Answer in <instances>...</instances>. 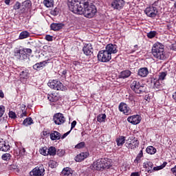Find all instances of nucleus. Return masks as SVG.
<instances>
[{"label":"nucleus","instance_id":"f257e3e1","mask_svg":"<svg viewBox=\"0 0 176 176\" xmlns=\"http://www.w3.org/2000/svg\"><path fill=\"white\" fill-rule=\"evenodd\" d=\"M80 10H81L82 12L78 13V14H84L85 17H87V19H92V17L96 16V13H97V8H96V6L89 5L88 0H85V1H84V4H82Z\"/></svg>","mask_w":176,"mask_h":176},{"label":"nucleus","instance_id":"f03ea898","mask_svg":"<svg viewBox=\"0 0 176 176\" xmlns=\"http://www.w3.org/2000/svg\"><path fill=\"white\" fill-rule=\"evenodd\" d=\"M152 54L157 61L166 60V52H164V45L162 43L157 42L152 47Z\"/></svg>","mask_w":176,"mask_h":176},{"label":"nucleus","instance_id":"7ed1b4c3","mask_svg":"<svg viewBox=\"0 0 176 176\" xmlns=\"http://www.w3.org/2000/svg\"><path fill=\"white\" fill-rule=\"evenodd\" d=\"M111 161L108 158H101L92 164L91 170H96L97 171H102L105 168L108 169L111 167Z\"/></svg>","mask_w":176,"mask_h":176},{"label":"nucleus","instance_id":"20e7f679","mask_svg":"<svg viewBox=\"0 0 176 176\" xmlns=\"http://www.w3.org/2000/svg\"><path fill=\"white\" fill-rule=\"evenodd\" d=\"M86 0H67V5L71 12L75 14L82 13L80 10Z\"/></svg>","mask_w":176,"mask_h":176},{"label":"nucleus","instance_id":"39448f33","mask_svg":"<svg viewBox=\"0 0 176 176\" xmlns=\"http://www.w3.org/2000/svg\"><path fill=\"white\" fill-rule=\"evenodd\" d=\"M31 53H32V50L30 48H16L14 50V56L18 60H26Z\"/></svg>","mask_w":176,"mask_h":176},{"label":"nucleus","instance_id":"423d86ee","mask_svg":"<svg viewBox=\"0 0 176 176\" xmlns=\"http://www.w3.org/2000/svg\"><path fill=\"white\" fill-rule=\"evenodd\" d=\"M131 89L136 93V94H141L145 91V85L142 84V82L139 80H135L132 81L131 84Z\"/></svg>","mask_w":176,"mask_h":176},{"label":"nucleus","instance_id":"0eeeda50","mask_svg":"<svg viewBox=\"0 0 176 176\" xmlns=\"http://www.w3.org/2000/svg\"><path fill=\"white\" fill-rule=\"evenodd\" d=\"M47 86H49V87L53 90H61L62 91H64V90L66 89L64 85L57 80H50L47 83Z\"/></svg>","mask_w":176,"mask_h":176},{"label":"nucleus","instance_id":"6e6552de","mask_svg":"<svg viewBox=\"0 0 176 176\" xmlns=\"http://www.w3.org/2000/svg\"><path fill=\"white\" fill-rule=\"evenodd\" d=\"M47 86H49V87L53 90H61L62 91H64V90L66 89L64 85L57 80H50L47 83Z\"/></svg>","mask_w":176,"mask_h":176},{"label":"nucleus","instance_id":"1a4fd4ad","mask_svg":"<svg viewBox=\"0 0 176 176\" xmlns=\"http://www.w3.org/2000/svg\"><path fill=\"white\" fill-rule=\"evenodd\" d=\"M111 58L112 55L109 54L106 50H101L98 54V60L101 63H108V61H111Z\"/></svg>","mask_w":176,"mask_h":176},{"label":"nucleus","instance_id":"9d476101","mask_svg":"<svg viewBox=\"0 0 176 176\" xmlns=\"http://www.w3.org/2000/svg\"><path fill=\"white\" fill-rule=\"evenodd\" d=\"M125 146L128 148V149L134 150L140 146V142L138 141V139H137V138L129 137L126 140Z\"/></svg>","mask_w":176,"mask_h":176},{"label":"nucleus","instance_id":"9b49d317","mask_svg":"<svg viewBox=\"0 0 176 176\" xmlns=\"http://www.w3.org/2000/svg\"><path fill=\"white\" fill-rule=\"evenodd\" d=\"M53 120L55 124L60 126L65 123V117L64 116V114L61 113H56L53 116Z\"/></svg>","mask_w":176,"mask_h":176},{"label":"nucleus","instance_id":"f8f14e48","mask_svg":"<svg viewBox=\"0 0 176 176\" xmlns=\"http://www.w3.org/2000/svg\"><path fill=\"white\" fill-rule=\"evenodd\" d=\"M31 176H43L45 175V167L43 165H40L34 168L30 173Z\"/></svg>","mask_w":176,"mask_h":176},{"label":"nucleus","instance_id":"ddd939ff","mask_svg":"<svg viewBox=\"0 0 176 176\" xmlns=\"http://www.w3.org/2000/svg\"><path fill=\"white\" fill-rule=\"evenodd\" d=\"M157 8L153 6L147 7L144 10L145 14H146L148 17H151L152 19L157 16Z\"/></svg>","mask_w":176,"mask_h":176},{"label":"nucleus","instance_id":"4468645a","mask_svg":"<svg viewBox=\"0 0 176 176\" xmlns=\"http://www.w3.org/2000/svg\"><path fill=\"white\" fill-rule=\"evenodd\" d=\"M126 1L124 0H114L111 3V6L114 10H122L124 8Z\"/></svg>","mask_w":176,"mask_h":176},{"label":"nucleus","instance_id":"2eb2a0df","mask_svg":"<svg viewBox=\"0 0 176 176\" xmlns=\"http://www.w3.org/2000/svg\"><path fill=\"white\" fill-rule=\"evenodd\" d=\"M118 109L124 115H131V109L124 102H121L119 104Z\"/></svg>","mask_w":176,"mask_h":176},{"label":"nucleus","instance_id":"dca6fc26","mask_svg":"<svg viewBox=\"0 0 176 176\" xmlns=\"http://www.w3.org/2000/svg\"><path fill=\"white\" fill-rule=\"evenodd\" d=\"M142 118L140 115H133L128 117L127 122L131 123V124H140Z\"/></svg>","mask_w":176,"mask_h":176},{"label":"nucleus","instance_id":"f3484780","mask_svg":"<svg viewBox=\"0 0 176 176\" xmlns=\"http://www.w3.org/2000/svg\"><path fill=\"white\" fill-rule=\"evenodd\" d=\"M106 52H109V54L112 56V54H116L118 53V45L112 43L108 44L105 47Z\"/></svg>","mask_w":176,"mask_h":176},{"label":"nucleus","instance_id":"a211bd4d","mask_svg":"<svg viewBox=\"0 0 176 176\" xmlns=\"http://www.w3.org/2000/svg\"><path fill=\"white\" fill-rule=\"evenodd\" d=\"M82 52L85 56H91L93 54V45L91 43L85 44L82 48Z\"/></svg>","mask_w":176,"mask_h":176},{"label":"nucleus","instance_id":"6ab92c4d","mask_svg":"<svg viewBox=\"0 0 176 176\" xmlns=\"http://www.w3.org/2000/svg\"><path fill=\"white\" fill-rule=\"evenodd\" d=\"M21 5V13H24L25 10H28V9L32 6V3L30 0H25V1L22 2Z\"/></svg>","mask_w":176,"mask_h":176},{"label":"nucleus","instance_id":"aec40b11","mask_svg":"<svg viewBox=\"0 0 176 176\" xmlns=\"http://www.w3.org/2000/svg\"><path fill=\"white\" fill-rule=\"evenodd\" d=\"M10 149L9 142H5L3 140H0V151L2 152H8Z\"/></svg>","mask_w":176,"mask_h":176},{"label":"nucleus","instance_id":"412c9836","mask_svg":"<svg viewBox=\"0 0 176 176\" xmlns=\"http://www.w3.org/2000/svg\"><path fill=\"white\" fill-rule=\"evenodd\" d=\"M148 74L149 70L148 69V67H142L138 69V75L141 78H146Z\"/></svg>","mask_w":176,"mask_h":176},{"label":"nucleus","instance_id":"4be33fe9","mask_svg":"<svg viewBox=\"0 0 176 176\" xmlns=\"http://www.w3.org/2000/svg\"><path fill=\"white\" fill-rule=\"evenodd\" d=\"M87 157H89V153L84 152L77 155L75 157V160L76 162H83L85 159H87Z\"/></svg>","mask_w":176,"mask_h":176},{"label":"nucleus","instance_id":"5701e85b","mask_svg":"<svg viewBox=\"0 0 176 176\" xmlns=\"http://www.w3.org/2000/svg\"><path fill=\"white\" fill-rule=\"evenodd\" d=\"M47 64V61L46 60L37 63L33 65V69H35V71H41V69H43V67H45Z\"/></svg>","mask_w":176,"mask_h":176},{"label":"nucleus","instance_id":"b1692460","mask_svg":"<svg viewBox=\"0 0 176 176\" xmlns=\"http://www.w3.org/2000/svg\"><path fill=\"white\" fill-rule=\"evenodd\" d=\"M130 76H131V71L126 69L120 73L118 78L120 79H126V78H130Z\"/></svg>","mask_w":176,"mask_h":176},{"label":"nucleus","instance_id":"393cba45","mask_svg":"<svg viewBox=\"0 0 176 176\" xmlns=\"http://www.w3.org/2000/svg\"><path fill=\"white\" fill-rule=\"evenodd\" d=\"M64 27V23H53L50 25V28L52 31H60Z\"/></svg>","mask_w":176,"mask_h":176},{"label":"nucleus","instance_id":"a878e982","mask_svg":"<svg viewBox=\"0 0 176 176\" xmlns=\"http://www.w3.org/2000/svg\"><path fill=\"white\" fill-rule=\"evenodd\" d=\"M47 98L50 102H57L60 100V96L57 94H47Z\"/></svg>","mask_w":176,"mask_h":176},{"label":"nucleus","instance_id":"bb28decb","mask_svg":"<svg viewBox=\"0 0 176 176\" xmlns=\"http://www.w3.org/2000/svg\"><path fill=\"white\" fill-rule=\"evenodd\" d=\"M50 137L52 141H56L57 140H60L61 138V134L57 131H53L50 134Z\"/></svg>","mask_w":176,"mask_h":176},{"label":"nucleus","instance_id":"cd10ccee","mask_svg":"<svg viewBox=\"0 0 176 176\" xmlns=\"http://www.w3.org/2000/svg\"><path fill=\"white\" fill-rule=\"evenodd\" d=\"M144 168H146L148 173H152V168L153 167V163L151 162H144L143 164Z\"/></svg>","mask_w":176,"mask_h":176},{"label":"nucleus","instance_id":"c85d7f7f","mask_svg":"<svg viewBox=\"0 0 176 176\" xmlns=\"http://www.w3.org/2000/svg\"><path fill=\"white\" fill-rule=\"evenodd\" d=\"M62 176H71L72 175V169L69 167H66L63 169L61 172Z\"/></svg>","mask_w":176,"mask_h":176},{"label":"nucleus","instance_id":"c756f323","mask_svg":"<svg viewBox=\"0 0 176 176\" xmlns=\"http://www.w3.org/2000/svg\"><path fill=\"white\" fill-rule=\"evenodd\" d=\"M118 146H123L124 142H126V138L124 136H120L116 139Z\"/></svg>","mask_w":176,"mask_h":176},{"label":"nucleus","instance_id":"7c9ffc66","mask_svg":"<svg viewBox=\"0 0 176 176\" xmlns=\"http://www.w3.org/2000/svg\"><path fill=\"white\" fill-rule=\"evenodd\" d=\"M154 85L153 88L155 89L160 90L162 89L163 86L162 85V83L160 82V80H153Z\"/></svg>","mask_w":176,"mask_h":176},{"label":"nucleus","instance_id":"2f4dec72","mask_svg":"<svg viewBox=\"0 0 176 176\" xmlns=\"http://www.w3.org/2000/svg\"><path fill=\"white\" fill-rule=\"evenodd\" d=\"M48 156H56V153H57V149L54 146H50L47 149Z\"/></svg>","mask_w":176,"mask_h":176},{"label":"nucleus","instance_id":"473e14b6","mask_svg":"<svg viewBox=\"0 0 176 176\" xmlns=\"http://www.w3.org/2000/svg\"><path fill=\"white\" fill-rule=\"evenodd\" d=\"M23 124L25 126H31V124H34V120L31 117L27 118L23 120Z\"/></svg>","mask_w":176,"mask_h":176},{"label":"nucleus","instance_id":"72a5a7b5","mask_svg":"<svg viewBox=\"0 0 176 176\" xmlns=\"http://www.w3.org/2000/svg\"><path fill=\"white\" fill-rule=\"evenodd\" d=\"M146 153H148L149 155H155L156 153V148L153 147V146H148L146 148Z\"/></svg>","mask_w":176,"mask_h":176},{"label":"nucleus","instance_id":"f704fd0d","mask_svg":"<svg viewBox=\"0 0 176 176\" xmlns=\"http://www.w3.org/2000/svg\"><path fill=\"white\" fill-rule=\"evenodd\" d=\"M20 77L22 79H28L30 78V73L28 72V70H23L20 73Z\"/></svg>","mask_w":176,"mask_h":176},{"label":"nucleus","instance_id":"c9c22d12","mask_svg":"<svg viewBox=\"0 0 176 176\" xmlns=\"http://www.w3.org/2000/svg\"><path fill=\"white\" fill-rule=\"evenodd\" d=\"M30 36V32L28 31H23L20 33L19 39H25Z\"/></svg>","mask_w":176,"mask_h":176},{"label":"nucleus","instance_id":"e433bc0d","mask_svg":"<svg viewBox=\"0 0 176 176\" xmlns=\"http://www.w3.org/2000/svg\"><path fill=\"white\" fill-rule=\"evenodd\" d=\"M106 119H107V115L105 114H99L97 116V120L98 122H99V123L104 122Z\"/></svg>","mask_w":176,"mask_h":176},{"label":"nucleus","instance_id":"4c0bfd02","mask_svg":"<svg viewBox=\"0 0 176 176\" xmlns=\"http://www.w3.org/2000/svg\"><path fill=\"white\" fill-rule=\"evenodd\" d=\"M43 4L46 8H52L54 5V0H44Z\"/></svg>","mask_w":176,"mask_h":176},{"label":"nucleus","instance_id":"58836bf2","mask_svg":"<svg viewBox=\"0 0 176 176\" xmlns=\"http://www.w3.org/2000/svg\"><path fill=\"white\" fill-rule=\"evenodd\" d=\"M166 166H167V162H164L162 165L158 166H155L153 168V171H159V170H163V168H164V167H166Z\"/></svg>","mask_w":176,"mask_h":176},{"label":"nucleus","instance_id":"ea45409f","mask_svg":"<svg viewBox=\"0 0 176 176\" xmlns=\"http://www.w3.org/2000/svg\"><path fill=\"white\" fill-rule=\"evenodd\" d=\"M1 159L6 162H9L12 159V155L10 153H4L1 156Z\"/></svg>","mask_w":176,"mask_h":176},{"label":"nucleus","instance_id":"a19ab883","mask_svg":"<svg viewBox=\"0 0 176 176\" xmlns=\"http://www.w3.org/2000/svg\"><path fill=\"white\" fill-rule=\"evenodd\" d=\"M144 156V153L142 152V150L140 151V153L138 154L136 158L134 160V163H138L140 160H141V158Z\"/></svg>","mask_w":176,"mask_h":176},{"label":"nucleus","instance_id":"79ce46f5","mask_svg":"<svg viewBox=\"0 0 176 176\" xmlns=\"http://www.w3.org/2000/svg\"><path fill=\"white\" fill-rule=\"evenodd\" d=\"M39 153H41V155H43V156H48L47 147H43L40 148Z\"/></svg>","mask_w":176,"mask_h":176},{"label":"nucleus","instance_id":"37998d69","mask_svg":"<svg viewBox=\"0 0 176 176\" xmlns=\"http://www.w3.org/2000/svg\"><path fill=\"white\" fill-rule=\"evenodd\" d=\"M166 76H167V72H160L159 74L158 80H164L166 79Z\"/></svg>","mask_w":176,"mask_h":176},{"label":"nucleus","instance_id":"c03bdc74","mask_svg":"<svg viewBox=\"0 0 176 176\" xmlns=\"http://www.w3.org/2000/svg\"><path fill=\"white\" fill-rule=\"evenodd\" d=\"M52 16H58L60 14V8H55L54 10H52L50 12Z\"/></svg>","mask_w":176,"mask_h":176},{"label":"nucleus","instance_id":"a18cd8bd","mask_svg":"<svg viewBox=\"0 0 176 176\" xmlns=\"http://www.w3.org/2000/svg\"><path fill=\"white\" fill-rule=\"evenodd\" d=\"M156 31H151L150 32L147 33V38H149V39H152L156 36Z\"/></svg>","mask_w":176,"mask_h":176},{"label":"nucleus","instance_id":"49530a36","mask_svg":"<svg viewBox=\"0 0 176 176\" xmlns=\"http://www.w3.org/2000/svg\"><path fill=\"white\" fill-rule=\"evenodd\" d=\"M14 10H19V9H21V3L19 1H16L15 4L13 6Z\"/></svg>","mask_w":176,"mask_h":176},{"label":"nucleus","instance_id":"de8ad7c7","mask_svg":"<svg viewBox=\"0 0 176 176\" xmlns=\"http://www.w3.org/2000/svg\"><path fill=\"white\" fill-rule=\"evenodd\" d=\"M49 166L51 168H56V167H57V162L54 160H52L50 162Z\"/></svg>","mask_w":176,"mask_h":176},{"label":"nucleus","instance_id":"09e8293b","mask_svg":"<svg viewBox=\"0 0 176 176\" xmlns=\"http://www.w3.org/2000/svg\"><path fill=\"white\" fill-rule=\"evenodd\" d=\"M6 108L3 105H0V118H2L5 114Z\"/></svg>","mask_w":176,"mask_h":176},{"label":"nucleus","instance_id":"8fccbe9b","mask_svg":"<svg viewBox=\"0 0 176 176\" xmlns=\"http://www.w3.org/2000/svg\"><path fill=\"white\" fill-rule=\"evenodd\" d=\"M8 116L11 119H16V118H17V116H16V113L13 111H9Z\"/></svg>","mask_w":176,"mask_h":176},{"label":"nucleus","instance_id":"3c124183","mask_svg":"<svg viewBox=\"0 0 176 176\" xmlns=\"http://www.w3.org/2000/svg\"><path fill=\"white\" fill-rule=\"evenodd\" d=\"M85 142H81L80 143H78L77 145H76L75 148H76L77 149H81V148H84L85 147Z\"/></svg>","mask_w":176,"mask_h":176},{"label":"nucleus","instance_id":"603ef678","mask_svg":"<svg viewBox=\"0 0 176 176\" xmlns=\"http://www.w3.org/2000/svg\"><path fill=\"white\" fill-rule=\"evenodd\" d=\"M45 40L47 41V42L53 41V36H50V34H47L45 37Z\"/></svg>","mask_w":176,"mask_h":176},{"label":"nucleus","instance_id":"864d4df0","mask_svg":"<svg viewBox=\"0 0 176 176\" xmlns=\"http://www.w3.org/2000/svg\"><path fill=\"white\" fill-rule=\"evenodd\" d=\"M65 153V151L64 150L59 149L57 151L58 156H64V154Z\"/></svg>","mask_w":176,"mask_h":176},{"label":"nucleus","instance_id":"5fc2aeb1","mask_svg":"<svg viewBox=\"0 0 176 176\" xmlns=\"http://www.w3.org/2000/svg\"><path fill=\"white\" fill-rule=\"evenodd\" d=\"M73 65H75V67H80L81 63L80 62L78 61V60H75L72 62Z\"/></svg>","mask_w":176,"mask_h":176},{"label":"nucleus","instance_id":"6e6d98bb","mask_svg":"<svg viewBox=\"0 0 176 176\" xmlns=\"http://www.w3.org/2000/svg\"><path fill=\"white\" fill-rule=\"evenodd\" d=\"M71 133V131H67V133H64L62 136H60V138L62 140H64L69 134Z\"/></svg>","mask_w":176,"mask_h":176},{"label":"nucleus","instance_id":"4d7b16f0","mask_svg":"<svg viewBox=\"0 0 176 176\" xmlns=\"http://www.w3.org/2000/svg\"><path fill=\"white\" fill-rule=\"evenodd\" d=\"M170 171L173 174V175L176 176V165L170 169Z\"/></svg>","mask_w":176,"mask_h":176},{"label":"nucleus","instance_id":"13d9d810","mask_svg":"<svg viewBox=\"0 0 176 176\" xmlns=\"http://www.w3.org/2000/svg\"><path fill=\"white\" fill-rule=\"evenodd\" d=\"M75 126H76V121L74 120L72 122L71 130H72L73 129H75Z\"/></svg>","mask_w":176,"mask_h":176},{"label":"nucleus","instance_id":"bf43d9fd","mask_svg":"<svg viewBox=\"0 0 176 176\" xmlns=\"http://www.w3.org/2000/svg\"><path fill=\"white\" fill-rule=\"evenodd\" d=\"M138 50V45H134V48L132 50L131 52L134 53V52H137Z\"/></svg>","mask_w":176,"mask_h":176},{"label":"nucleus","instance_id":"052dcab7","mask_svg":"<svg viewBox=\"0 0 176 176\" xmlns=\"http://www.w3.org/2000/svg\"><path fill=\"white\" fill-rule=\"evenodd\" d=\"M19 153H21V155H24V153H25V148H22L20 149Z\"/></svg>","mask_w":176,"mask_h":176},{"label":"nucleus","instance_id":"680f3d73","mask_svg":"<svg viewBox=\"0 0 176 176\" xmlns=\"http://www.w3.org/2000/svg\"><path fill=\"white\" fill-rule=\"evenodd\" d=\"M131 176H140V173L138 172H134L131 174Z\"/></svg>","mask_w":176,"mask_h":176},{"label":"nucleus","instance_id":"e2e57ef3","mask_svg":"<svg viewBox=\"0 0 176 176\" xmlns=\"http://www.w3.org/2000/svg\"><path fill=\"white\" fill-rule=\"evenodd\" d=\"M171 49H172V50L176 51V43L174 44H172Z\"/></svg>","mask_w":176,"mask_h":176},{"label":"nucleus","instance_id":"0e129e2a","mask_svg":"<svg viewBox=\"0 0 176 176\" xmlns=\"http://www.w3.org/2000/svg\"><path fill=\"white\" fill-rule=\"evenodd\" d=\"M27 112L23 111L22 113L20 115V118H24V116H26Z\"/></svg>","mask_w":176,"mask_h":176},{"label":"nucleus","instance_id":"69168bd1","mask_svg":"<svg viewBox=\"0 0 176 176\" xmlns=\"http://www.w3.org/2000/svg\"><path fill=\"white\" fill-rule=\"evenodd\" d=\"M3 97H5V94L2 90H0V98H3Z\"/></svg>","mask_w":176,"mask_h":176},{"label":"nucleus","instance_id":"338daca9","mask_svg":"<svg viewBox=\"0 0 176 176\" xmlns=\"http://www.w3.org/2000/svg\"><path fill=\"white\" fill-rule=\"evenodd\" d=\"M6 5H10V0H4Z\"/></svg>","mask_w":176,"mask_h":176},{"label":"nucleus","instance_id":"774afa93","mask_svg":"<svg viewBox=\"0 0 176 176\" xmlns=\"http://www.w3.org/2000/svg\"><path fill=\"white\" fill-rule=\"evenodd\" d=\"M67 70H63V71L62 72V74H63V75H67Z\"/></svg>","mask_w":176,"mask_h":176}]
</instances>
